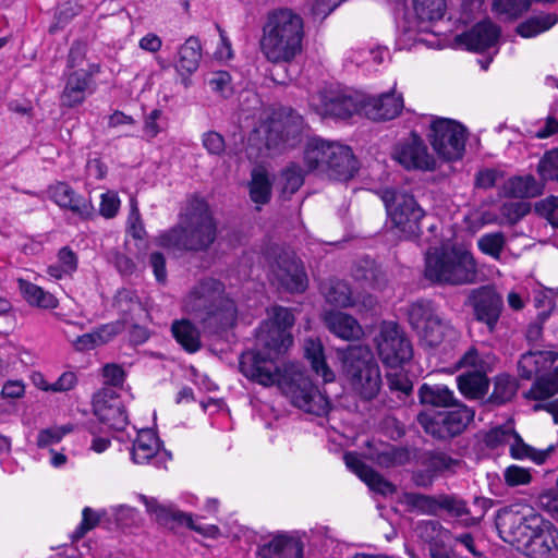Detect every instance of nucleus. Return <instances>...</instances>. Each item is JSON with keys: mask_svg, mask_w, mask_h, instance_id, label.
Wrapping results in <instances>:
<instances>
[{"mask_svg": "<svg viewBox=\"0 0 558 558\" xmlns=\"http://www.w3.org/2000/svg\"><path fill=\"white\" fill-rule=\"evenodd\" d=\"M258 341L265 342V347H269L268 352L243 354L240 361L242 374L266 387L277 385L292 404L304 412L318 416L327 414L330 409L328 398L313 385L301 367L293 363L278 365L270 357L272 350L277 353L280 352L281 345H278L277 340L270 347L264 336L259 335Z\"/></svg>", "mask_w": 558, "mask_h": 558, "instance_id": "nucleus-1", "label": "nucleus"}, {"mask_svg": "<svg viewBox=\"0 0 558 558\" xmlns=\"http://www.w3.org/2000/svg\"><path fill=\"white\" fill-rule=\"evenodd\" d=\"M496 527L500 537L532 558H548L558 549V529L523 504H512L499 510Z\"/></svg>", "mask_w": 558, "mask_h": 558, "instance_id": "nucleus-2", "label": "nucleus"}, {"mask_svg": "<svg viewBox=\"0 0 558 558\" xmlns=\"http://www.w3.org/2000/svg\"><path fill=\"white\" fill-rule=\"evenodd\" d=\"M216 236L217 225L208 204L202 198L193 197L180 222L160 234L157 244L166 248L199 252L207 250Z\"/></svg>", "mask_w": 558, "mask_h": 558, "instance_id": "nucleus-3", "label": "nucleus"}, {"mask_svg": "<svg viewBox=\"0 0 558 558\" xmlns=\"http://www.w3.org/2000/svg\"><path fill=\"white\" fill-rule=\"evenodd\" d=\"M303 27V19L291 9L270 12L260 39L265 58L272 63L293 60L302 49Z\"/></svg>", "mask_w": 558, "mask_h": 558, "instance_id": "nucleus-4", "label": "nucleus"}, {"mask_svg": "<svg viewBox=\"0 0 558 558\" xmlns=\"http://www.w3.org/2000/svg\"><path fill=\"white\" fill-rule=\"evenodd\" d=\"M424 275L433 283L462 286L475 282L477 269L473 255L464 248H429Z\"/></svg>", "mask_w": 558, "mask_h": 558, "instance_id": "nucleus-5", "label": "nucleus"}, {"mask_svg": "<svg viewBox=\"0 0 558 558\" xmlns=\"http://www.w3.org/2000/svg\"><path fill=\"white\" fill-rule=\"evenodd\" d=\"M183 310L203 323L214 320L218 326H227L235 317L234 302L225 295L223 284L206 278L197 282L186 294Z\"/></svg>", "mask_w": 558, "mask_h": 558, "instance_id": "nucleus-6", "label": "nucleus"}, {"mask_svg": "<svg viewBox=\"0 0 558 558\" xmlns=\"http://www.w3.org/2000/svg\"><path fill=\"white\" fill-rule=\"evenodd\" d=\"M342 371L347 385L362 399L371 400L379 392L380 371L368 347L349 348L342 359Z\"/></svg>", "mask_w": 558, "mask_h": 558, "instance_id": "nucleus-7", "label": "nucleus"}, {"mask_svg": "<svg viewBox=\"0 0 558 558\" xmlns=\"http://www.w3.org/2000/svg\"><path fill=\"white\" fill-rule=\"evenodd\" d=\"M409 320L418 332L423 345L435 349L458 338L457 330L445 320L429 301H417L410 306Z\"/></svg>", "mask_w": 558, "mask_h": 558, "instance_id": "nucleus-8", "label": "nucleus"}, {"mask_svg": "<svg viewBox=\"0 0 558 558\" xmlns=\"http://www.w3.org/2000/svg\"><path fill=\"white\" fill-rule=\"evenodd\" d=\"M303 119L296 112H275L254 131V136L265 141L268 150L281 151L294 147L302 134Z\"/></svg>", "mask_w": 558, "mask_h": 558, "instance_id": "nucleus-9", "label": "nucleus"}, {"mask_svg": "<svg viewBox=\"0 0 558 558\" xmlns=\"http://www.w3.org/2000/svg\"><path fill=\"white\" fill-rule=\"evenodd\" d=\"M428 138L439 157L458 160L465 150L466 129L454 120L437 118L432 121Z\"/></svg>", "mask_w": 558, "mask_h": 558, "instance_id": "nucleus-10", "label": "nucleus"}, {"mask_svg": "<svg viewBox=\"0 0 558 558\" xmlns=\"http://www.w3.org/2000/svg\"><path fill=\"white\" fill-rule=\"evenodd\" d=\"M377 353L381 362L398 368L410 361L413 354L412 344L404 331L393 322H384L375 337Z\"/></svg>", "mask_w": 558, "mask_h": 558, "instance_id": "nucleus-11", "label": "nucleus"}, {"mask_svg": "<svg viewBox=\"0 0 558 558\" xmlns=\"http://www.w3.org/2000/svg\"><path fill=\"white\" fill-rule=\"evenodd\" d=\"M435 415L421 413L417 422L425 433L437 439H449L461 434L474 417V411L463 404Z\"/></svg>", "mask_w": 558, "mask_h": 558, "instance_id": "nucleus-12", "label": "nucleus"}, {"mask_svg": "<svg viewBox=\"0 0 558 558\" xmlns=\"http://www.w3.org/2000/svg\"><path fill=\"white\" fill-rule=\"evenodd\" d=\"M363 97L348 90L324 89L311 96L310 106L322 117L347 119L362 110Z\"/></svg>", "mask_w": 558, "mask_h": 558, "instance_id": "nucleus-13", "label": "nucleus"}, {"mask_svg": "<svg viewBox=\"0 0 558 558\" xmlns=\"http://www.w3.org/2000/svg\"><path fill=\"white\" fill-rule=\"evenodd\" d=\"M386 207L393 226L403 238L411 239L420 234L424 210L412 195L402 192L393 193L391 198L386 201Z\"/></svg>", "mask_w": 558, "mask_h": 558, "instance_id": "nucleus-14", "label": "nucleus"}, {"mask_svg": "<svg viewBox=\"0 0 558 558\" xmlns=\"http://www.w3.org/2000/svg\"><path fill=\"white\" fill-rule=\"evenodd\" d=\"M93 410L99 421L111 429L121 430L128 424L124 405L112 388L104 387L94 395Z\"/></svg>", "mask_w": 558, "mask_h": 558, "instance_id": "nucleus-15", "label": "nucleus"}, {"mask_svg": "<svg viewBox=\"0 0 558 558\" xmlns=\"http://www.w3.org/2000/svg\"><path fill=\"white\" fill-rule=\"evenodd\" d=\"M393 158L409 170H433L436 166V160L428 153L424 141L414 133L396 146Z\"/></svg>", "mask_w": 558, "mask_h": 558, "instance_id": "nucleus-16", "label": "nucleus"}, {"mask_svg": "<svg viewBox=\"0 0 558 558\" xmlns=\"http://www.w3.org/2000/svg\"><path fill=\"white\" fill-rule=\"evenodd\" d=\"M272 272L278 286L288 292L301 293L307 288L308 280L304 267L293 255L279 256Z\"/></svg>", "mask_w": 558, "mask_h": 558, "instance_id": "nucleus-17", "label": "nucleus"}, {"mask_svg": "<svg viewBox=\"0 0 558 558\" xmlns=\"http://www.w3.org/2000/svg\"><path fill=\"white\" fill-rule=\"evenodd\" d=\"M469 302L474 310L476 319L485 323L493 331L502 308L500 295L489 287H481L470 292Z\"/></svg>", "mask_w": 558, "mask_h": 558, "instance_id": "nucleus-18", "label": "nucleus"}, {"mask_svg": "<svg viewBox=\"0 0 558 558\" xmlns=\"http://www.w3.org/2000/svg\"><path fill=\"white\" fill-rule=\"evenodd\" d=\"M304 542L296 532H281L262 544L258 548L260 558H303Z\"/></svg>", "mask_w": 558, "mask_h": 558, "instance_id": "nucleus-19", "label": "nucleus"}, {"mask_svg": "<svg viewBox=\"0 0 558 558\" xmlns=\"http://www.w3.org/2000/svg\"><path fill=\"white\" fill-rule=\"evenodd\" d=\"M48 193L59 207L70 210L81 219H89L94 216L92 202L76 194L69 184L58 182L49 187Z\"/></svg>", "mask_w": 558, "mask_h": 558, "instance_id": "nucleus-20", "label": "nucleus"}, {"mask_svg": "<svg viewBox=\"0 0 558 558\" xmlns=\"http://www.w3.org/2000/svg\"><path fill=\"white\" fill-rule=\"evenodd\" d=\"M141 500L144 502L147 512L153 515L159 524L171 530H174L180 525H186L192 530L204 533V530L201 526L194 524L191 515L175 510L172 507H166L153 497L142 495Z\"/></svg>", "mask_w": 558, "mask_h": 558, "instance_id": "nucleus-21", "label": "nucleus"}, {"mask_svg": "<svg viewBox=\"0 0 558 558\" xmlns=\"http://www.w3.org/2000/svg\"><path fill=\"white\" fill-rule=\"evenodd\" d=\"M500 28L489 21L474 25L470 31L457 36V43L471 51H483L497 44Z\"/></svg>", "mask_w": 558, "mask_h": 558, "instance_id": "nucleus-22", "label": "nucleus"}, {"mask_svg": "<svg viewBox=\"0 0 558 558\" xmlns=\"http://www.w3.org/2000/svg\"><path fill=\"white\" fill-rule=\"evenodd\" d=\"M93 90L92 73L86 69L80 68L69 74L61 94V105L69 108L78 106Z\"/></svg>", "mask_w": 558, "mask_h": 558, "instance_id": "nucleus-23", "label": "nucleus"}, {"mask_svg": "<svg viewBox=\"0 0 558 558\" xmlns=\"http://www.w3.org/2000/svg\"><path fill=\"white\" fill-rule=\"evenodd\" d=\"M355 171L356 160L352 150L348 146L332 143L324 173L333 180L347 181L354 175Z\"/></svg>", "mask_w": 558, "mask_h": 558, "instance_id": "nucleus-24", "label": "nucleus"}, {"mask_svg": "<svg viewBox=\"0 0 558 558\" xmlns=\"http://www.w3.org/2000/svg\"><path fill=\"white\" fill-rule=\"evenodd\" d=\"M347 466L353 471L372 490L381 495H391L396 492L392 483L384 478L379 473L367 466L354 452L344 454Z\"/></svg>", "mask_w": 558, "mask_h": 558, "instance_id": "nucleus-25", "label": "nucleus"}, {"mask_svg": "<svg viewBox=\"0 0 558 558\" xmlns=\"http://www.w3.org/2000/svg\"><path fill=\"white\" fill-rule=\"evenodd\" d=\"M323 294L328 303L340 307L361 306L365 310H372L376 305V300L368 295L359 301L353 298L352 291L347 282L331 280L322 287Z\"/></svg>", "mask_w": 558, "mask_h": 558, "instance_id": "nucleus-26", "label": "nucleus"}, {"mask_svg": "<svg viewBox=\"0 0 558 558\" xmlns=\"http://www.w3.org/2000/svg\"><path fill=\"white\" fill-rule=\"evenodd\" d=\"M201 51V43L195 37L187 38L185 43L179 48L178 59L174 63V68L181 77V83L186 88L191 85V74H193L198 69L202 58Z\"/></svg>", "mask_w": 558, "mask_h": 558, "instance_id": "nucleus-27", "label": "nucleus"}, {"mask_svg": "<svg viewBox=\"0 0 558 558\" xmlns=\"http://www.w3.org/2000/svg\"><path fill=\"white\" fill-rule=\"evenodd\" d=\"M403 108V99L395 94L379 97L363 98L362 110L372 120H390L396 118Z\"/></svg>", "mask_w": 558, "mask_h": 558, "instance_id": "nucleus-28", "label": "nucleus"}, {"mask_svg": "<svg viewBox=\"0 0 558 558\" xmlns=\"http://www.w3.org/2000/svg\"><path fill=\"white\" fill-rule=\"evenodd\" d=\"M324 322L331 333L347 341L359 340L364 335L360 323L353 316L343 312H327Z\"/></svg>", "mask_w": 558, "mask_h": 558, "instance_id": "nucleus-29", "label": "nucleus"}, {"mask_svg": "<svg viewBox=\"0 0 558 558\" xmlns=\"http://www.w3.org/2000/svg\"><path fill=\"white\" fill-rule=\"evenodd\" d=\"M558 360V353L554 351L530 350L521 355L518 362V371L522 378L531 379L541 376Z\"/></svg>", "mask_w": 558, "mask_h": 558, "instance_id": "nucleus-30", "label": "nucleus"}, {"mask_svg": "<svg viewBox=\"0 0 558 558\" xmlns=\"http://www.w3.org/2000/svg\"><path fill=\"white\" fill-rule=\"evenodd\" d=\"M420 464L426 470L430 476L453 474L464 466V462L460 459L441 451H427L420 458Z\"/></svg>", "mask_w": 558, "mask_h": 558, "instance_id": "nucleus-31", "label": "nucleus"}, {"mask_svg": "<svg viewBox=\"0 0 558 558\" xmlns=\"http://www.w3.org/2000/svg\"><path fill=\"white\" fill-rule=\"evenodd\" d=\"M543 186L534 177H513L502 185V194L514 198H529L542 195Z\"/></svg>", "mask_w": 558, "mask_h": 558, "instance_id": "nucleus-32", "label": "nucleus"}, {"mask_svg": "<svg viewBox=\"0 0 558 558\" xmlns=\"http://www.w3.org/2000/svg\"><path fill=\"white\" fill-rule=\"evenodd\" d=\"M304 353L311 363L312 369L322 376L325 383L333 381L335 374L326 363L324 347L319 339H306L304 342Z\"/></svg>", "mask_w": 558, "mask_h": 558, "instance_id": "nucleus-33", "label": "nucleus"}, {"mask_svg": "<svg viewBox=\"0 0 558 558\" xmlns=\"http://www.w3.org/2000/svg\"><path fill=\"white\" fill-rule=\"evenodd\" d=\"M159 451V441L150 429L138 432L132 447V459L137 464L147 463Z\"/></svg>", "mask_w": 558, "mask_h": 558, "instance_id": "nucleus-34", "label": "nucleus"}, {"mask_svg": "<svg viewBox=\"0 0 558 558\" xmlns=\"http://www.w3.org/2000/svg\"><path fill=\"white\" fill-rule=\"evenodd\" d=\"M332 143L319 138L311 140L304 149V163L311 171L324 173Z\"/></svg>", "mask_w": 558, "mask_h": 558, "instance_id": "nucleus-35", "label": "nucleus"}, {"mask_svg": "<svg viewBox=\"0 0 558 558\" xmlns=\"http://www.w3.org/2000/svg\"><path fill=\"white\" fill-rule=\"evenodd\" d=\"M496 362L497 357L490 352H481L472 347L460 357L457 368H470L469 373H488Z\"/></svg>", "mask_w": 558, "mask_h": 558, "instance_id": "nucleus-36", "label": "nucleus"}, {"mask_svg": "<svg viewBox=\"0 0 558 558\" xmlns=\"http://www.w3.org/2000/svg\"><path fill=\"white\" fill-rule=\"evenodd\" d=\"M460 392L469 399L483 398L488 390L489 380L487 373L464 372L457 377Z\"/></svg>", "mask_w": 558, "mask_h": 558, "instance_id": "nucleus-37", "label": "nucleus"}, {"mask_svg": "<svg viewBox=\"0 0 558 558\" xmlns=\"http://www.w3.org/2000/svg\"><path fill=\"white\" fill-rule=\"evenodd\" d=\"M17 283L20 291L29 305L44 310H52L58 306V300L56 296L52 293L45 291L39 286L25 279H19Z\"/></svg>", "mask_w": 558, "mask_h": 558, "instance_id": "nucleus-38", "label": "nucleus"}, {"mask_svg": "<svg viewBox=\"0 0 558 558\" xmlns=\"http://www.w3.org/2000/svg\"><path fill=\"white\" fill-rule=\"evenodd\" d=\"M420 401L432 407H453L457 404L453 391L445 385L424 384L418 390Z\"/></svg>", "mask_w": 558, "mask_h": 558, "instance_id": "nucleus-39", "label": "nucleus"}, {"mask_svg": "<svg viewBox=\"0 0 558 558\" xmlns=\"http://www.w3.org/2000/svg\"><path fill=\"white\" fill-rule=\"evenodd\" d=\"M172 333L175 340L190 353L201 349V333L187 319L177 320L172 324Z\"/></svg>", "mask_w": 558, "mask_h": 558, "instance_id": "nucleus-40", "label": "nucleus"}, {"mask_svg": "<svg viewBox=\"0 0 558 558\" xmlns=\"http://www.w3.org/2000/svg\"><path fill=\"white\" fill-rule=\"evenodd\" d=\"M120 330V325H105L95 332L78 336L73 345L78 351H88L110 341Z\"/></svg>", "mask_w": 558, "mask_h": 558, "instance_id": "nucleus-41", "label": "nucleus"}, {"mask_svg": "<svg viewBox=\"0 0 558 558\" xmlns=\"http://www.w3.org/2000/svg\"><path fill=\"white\" fill-rule=\"evenodd\" d=\"M558 392V365L553 372L538 376L527 392L534 400H544Z\"/></svg>", "mask_w": 558, "mask_h": 558, "instance_id": "nucleus-42", "label": "nucleus"}, {"mask_svg": "<svg viewBox=\"0 0 558 558\" xmlns=\"http://www.w3.org/2000/svg\"><path fill=\"white\" fill-rule=\"evenodd\" d=\"M518 391L517 379L507 374H500L494 379V389L490 395V402L495 404H505L512 400Z\"/></svg>", "mask_w": 558, "mask_h": 558, "instance_id": "nucleus-43", "label": "nucleus"}, {"mask_svg": "<svg viewBox=\"0 0 558 558\" xmlns=\"http://www.w3.org/2000/svg\"><path fill=\"white\" fill-rule=\"evenodd\" d=\"M271 183L267 172L262 168H255L252 171L250 183L251 199L256 204H266L270 198Z\"/></svg>", "mask_w": 558, "mask_h": 558, "instance_id": "nucleus-44", "label": "nucleus"}, {"mask_svg": "<svg viewBox=\"0 0 558 558\" xmlns=\"http://www.w3.org/2000/svg\"><path fill=\"white\" fill-rule=\"evenodd\" d=\"M549 450H537L526 445L517 434L510 446V454L518 460H531L535 464H543L549 457Z\"/></svg>", "mask_w": 558, "mask_h": 558, "instance_id": "nucleus-45", "label": "nucleus"}, {"mask_svg": "<svg viewBox=\"0 0 558 558\" xmlns=\"http://www.w3.org/2000/svg\"><path fill=\"white\" fill-rule=\"evenodd\" d=\"M416 16L422 22H434L442 19L446 0H413Z\"/></svg>", "mask_w": 558, "mask_h": 558, "instance_id": "nucleus-46", "label": "nucleus"}, {"mask_svg": "<svg viewBox=\"0 0 558 558\" xmlns=\"http://www.w3.org/2000/svg\"><path fill=\"white\" fill-rule=\"evenodd\" d=\"M531 0H494L493 11L501 20H513L527 10Z\"/></svg>", "mask_w": 558, "mask_h": 558, "instance_id": "nucleus-47", "label": "nucleus"}, {"mask_svg": "<svg viewBox=\"0 0 558 558\" xmlns=\"http://www.w3.org/2000/svg\"><path fill=\"white\" fill-rule=\"evenodd\" d=\"M557 23V17L553 14H545L527 20L518 26V33L525 38L534 37Z\"/></svg>", "mask_w": 558, "mask_h": 558, "instance_id": "nucleus-48", "label": "nucleus"}, {"mask_svg": "<svg viewBox=\"0 0 558 558\" xmlns=\"http://www.w3.org/2000/svg\"><path fill=\"white\" fill-rule=\"evenodd\" d=\"M403 504L411 510L422 514H437L436 497L417 493H405Z\"/></svg>", "mask_w": 558, "mask_h": 558, "instance_id": "nucleus-49", "label": "nucleus"}, {"mask_svg": "<svg viewBox=\"0 0 558 558\" xmlns=\"http://www.w3.org/2000/svg\"><path fill=\"white\" fill-rule=\"evenodd\" d=\"M374 461L383 468L403 465L410 461V453L405 449L386 447L374 456Z\"/></svg>", "mask_w": 558, "mask_h": 558, "instance_id": "nucleus-50", "label": "nucleus"}, {"mask_svg": "<svg viewBox=\"0 0 558 558\" xmlns=\"http://www.w3.org/2000/svg\"><path fill=\"white\" fill-rule=\"evenodd\" d=\"M477 244L484 254L499 259L506 245V236L502 232L486 233L478 239Z\"/></svg>", "mask_w": 558, "mask_h": 558, "instance_id": "nucleus-51", "label": "nucleus"}, {"mask_svg": "<svg viewBox=\"0 0 558 558\" xmlns=\"http://www.w3.org/2000/svg\"><path fill=\"white\" fill-rule=\"evenodd\" d=\"M279 184L284 196L295 193L303 184V174L299 167L291 165L280 175Z\"/></svg>", "mask_w": 558, "mask_h": 558, "instance_id": "nucleus-52", "label": "nucleus"}, {"mask_svg": "<svg viewBox=\"0 0 558 558\" xmlns=\"http://www.w3.org/2000/svg\"><path fill=\"white\" fill-rule=\"evenodd\" d=\"M537 173L543 181L558 182V149H550L544 154L537 165Z\"/></svg>", "mask_w": 558, "mask_h": 558, "instance_id": "nucleus-53", "label": "nucleus"}, {"mask_svg": "<svg viewBox=\"0 0 558 558\" xmlns=\"http://www.w3.org/2000/svg\"><path fill=\"white\" fill-rule=\"evenodd\" d=\"M504 480L507 486L517 487L530 484L532 474L529 469L512 464L505 469Z\"/></svg>", "mask_w": 558, "mask_h": 558, "instance_id": "nucleus-54", "label": "nucleus"}, {"mask_svg": "<svg viewBox=\"0 0 558 558\" xmlns=\"http://www.w3.org/2000/svg\"><path fill=\"white\" fill-rule=\"evenodd\" d=\"M446 510L454 517H462L468 513L466 505L463 500L451 495L436 496V511Z\"/></svg>", "mask_w": 558, "mask_h": 558, "instance_id": "nucleus-55", "label": "nucleus"}, {"mask_svg": "<svg viewBox=\"0 0 558 558\" xmlns=\"http://www.w3.org/2000/svg\"><path fill=\"white\" fill-rule=\"evenodd\" d=\"M517 433L510 426H498L490 429L485 436V442L492 448H496L504 444H509L515 438Z\"/></svg>", "mask_w": 558, "mask_h": 558, "instance_id": "nucleus-56", "label": "nucleus"}, {"mask_svg": "<svg viewBox=\"0 0 558 558\" xmlns=\"http://www.w3.org/2000/svg\"><path fill=\"white\" fill-rule=\"evenodd\" d=\"M72 430L71 425L56 426L43 429L37 436V446L40 448L58 444L61 439Z\"/></svg>", "mask_w": 558, "mask_h": 558, "instance_id": "nucleus-57", "label": "nucleus"}, {"mask_svg": "<svg viewBox=\"0 0 558 558\" xmlns=\"http://www.w3.org/2000/svg\"><path fill=\"white\" fill-rule=\"evenodd\" d=\"M82 514H83L82 522L76 527V530L74 531V533L72 535V538L74 541H78L82 537H84V535L88 531L96 527L100 521V515L89 507L84 508Z\"/></svg>", "mask_w": 558, "mask_h": 558, "instance_id": "nucleus-58", "label": "nucleus"}, {"mask_svg": "<svg viewBox=\"0 0 558 558\" xmlns=\"http://www.w3.org/2000/svg\"><path fill=\"white\" fill-rule=\"evenodd\" d=\"M387 383L392 391H399L403 396L410 395L413 389L412 381L401 371L389 372L387 374Z\"/></svg>", "mask_w": 558, "mask_h": 558, "instance_id": "nucleus-59", "label": "nucleus"}, {"mask_svg": "<svg viewBox=\"0 0 558 558\" xmlns=\"http://www.w3.org/2000/svg\"><path fill=\"white\" fill-rule=\"evenodd\" d=\"M208 85L213 92L218 93L223 97H227L232 90L231 76L226 71L213 73L211 77L208 80Z\"/></svg>", "mask_w": 558, "mask_h": 558, "instance_id": "nucleus-60", "label": "nucleus"}, {"mask_svg": "<svg viewBox=\"0 0 558 558\" xmlns=\"http://www.w3.org/2000/svg\"><path fill=\"white\" fill-rule=\"evenodd\" d=\"M203 146L210 155H218L225 153L226 143L221 134L215 131H208L203 134Z\"/></svg>", "mask_w": 558, "mask_h": 558, "instance_id": "nucleus-61", "label": "nucleus"}, {"mask_svg": "<svg viewBox=\"0 0 558 558\" xmlns=\"http://www.w3.org/2000/svg\"><path fill=\"white\" fill-rule=\"evenodd\" d=\"M120 208V199L117 193L109 191L101 195L99 213L102 217L113 218Z\"/></svg>", "mask_w": 558, "mask_h": 558, "instance_id": "nucleus-62", "label": "nucleus"}, {"mask_svg": "<svg viewBox=\"0 0 558 558\" xmlns=\"http://www.w3.org/2000/svg\"><path fill=\"white\" fill-rule=\"evenodd\" d=\"M102 376L105 384L109 388L120 387L123 385L125 379V372L118 364H107L102 367Z\"/></svg>", "mask_w": 558, "mask_h": 558, "instance_id": "nucleus-63", "label": "nucleus"}, {"mask_svg": "<svg viewBox=\"0 0 558 558\" xmlns=\"http://www.w3.org/2000/svg\"><path fill=\"white\" fill-rule=\"evenodd\" d=\"M538 506L555 518H558V489H548L539 494Z\"/></svg>", "mask_w": 558, "mask_h": 558, "instance_id": "nucleus-64", "label": "nucleus"}]
</instances>
